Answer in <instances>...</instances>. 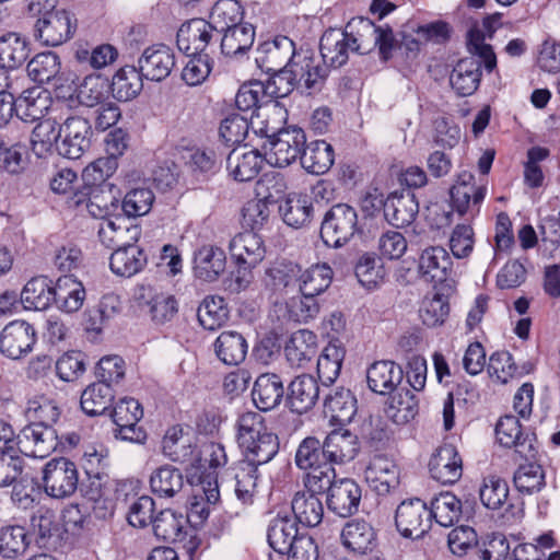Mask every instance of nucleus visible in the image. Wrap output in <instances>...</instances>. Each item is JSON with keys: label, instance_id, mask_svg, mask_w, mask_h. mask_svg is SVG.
<instances>
[{"label": "nucleus", "instance_id": "obj_63", "mask_svg": "<svg viewBox=\"0 0 560 560\" xmlns=\"http://www.w3.org/2000/svg\"><path fill=\"white\" fill-rule=\"evenodd\" d=\"M88 211L95 218H108L118 208L119 199L113 194L114 187H88Z\"/></svg>", "mask_w": 560, "mask_h": 560}, {"label": "nucleus", "instance_id": "obj_7", "mask_svg": "<svg viewBox=\"0 0 560 560\" xmlns=\"http://www.w3.org/2000/svg\"><path fill=\"white\" fill-rule=\"evenodd\" d=\"M75 15L65 9L47 12L35 24V36L46 46H60L71 39L77 31Z\"/></svg>", "mask_w": 560, "mask_h": 560}, {"label": "nucleus", "instance_id": "obj_25", "mask_svg": "<svg viewBox=\"0 0 560 560\" xmlns=\"http://www.w3.org/2000/svg\"><path fill=\"white\" fill-rule=\"evenodd\" d=\"M284 396L282 377L276 373L260 374L253 386L252 399L260 411H270L278 407Z\"/></svg>", "mask_w": 560, "mask_h": 560}, {"label": "nucleus", "instance_id": "obj_48", "mask_svg": "<svg viewBox=\"0 0 560 560\" xmlns=\"http://www.w3.org/2000/svg\"><path fill=\"white\" fill-rule=\"evenodd\" d=\"M184 475L173 465H163L150 476V488L160 498H173L183 489Z\"/></svg>", "mask_w": 560, "mask_h": 560}, {"label": "nucleus", "instance_id": "obj_35", "mask_svg": "<svg viewBox=\"0 0 560 560\" xmlns=\"http://www.w3.org/2000/svg\"><path fill=\"white\" fill-rule=\"evenodd\" d=\"M279 213L287 225L304 228L314 219V200L307 195L291 194L280 203Z\"/></svg>", "mask_w": 560, "mask_h": 560}, {"label": "nucleus", "instance_id": "obj_64", "mask_svg": "<svg viewBox=\"0 0 560 560\" xmlns=\"http://www.w3.org/2000/svg\"><path fill=\"white\" fill-rule=\"evenodd\" d=\"M109 82L102 75H89L80 85L78 98L86 107H94L108 100Z\"/></svg>", "mask_w": 560, "mask_h": 560}, {"label": "nucleus", "instance_id": "obj_39", "mask_svg": "<svg viewBox=\"0 0 560 560\" xmlns=\"http://www.w3.org/2000/svg\"><path fill=\"white\" fill-rule=\"evenodd\" d=\"M143 79L139 68L135 66L120 68L109 83L113 97L119 102H129L136 98L143 89Z\"/></svg>", "mask_w": 560, "mask_h": 560}, {"label": "nucleus", "instance_id": "obj_16", "mask_svg": "<svg viewBox=\"0 0 560 560\" xmlns=\"http://www.w3.org/2000/svg\"><path fill=\"white\" fill-rule=\"evenodd\" d=\"M214 25L198 18L185 22L177 31L176 43L178 49L185 55L205 54L213 37Z\"/></svg>", "mask_w": 560, "mask_h": 560}, {"label": "nucleus", "instance_id": "obj_34", "mask_svg": "<svg viewBox=\"0 0 560 560\" xmlns=\"http://www.w3.org/2000/svg\"><path fill=\"white\" fill-rule=\"evenodd\" d=\"M343 546L353 553L365 555L376 546V533L364 520L348 522L341 532Z\"/></svg>", "mask_w": 560, "mask_h": 560}, {"label": "nucleus", "instance_id": "obj_45", "mask_svg": "<svg viewBox=\"0 0 560 560\" xmlns=\"http://www.w3.org/2000/svg\"><path fill=\"white\" fill-rule=\"evenodd\" d=\"M295 521L305 527L318 526L324 517V505L318 495L298 491L291 502Z\"/></svg>", "mask_w": 560, "mask_h": 560}, {"label": "nucleus", "instance_id": "obj_29", "mask_svg": "<svg viewBox=\"0 0 560 560\" xmlns=\"http://www.w3.org/2000/svg\"><path fill=\"white\" fill-rule=\"evenodd\" d=\"M245 149H233L226 158L229 175L241 183L256 178L265 160L257 150Z\"/></svg>", "mask_w": 560, "mask_h": 560}, {"label": "nucleus", "instance_id": "obj_46", "mask_svg": "<svg viewBox=\"0 0 560 560\" xmlns=\"http://www.w3.org/2000/svg\"><path fill=\"white\" fill-rule=\"evenodd\" d=\"M301 267L292 261H276L266 270V285L276 293L298 289Z\"/></svg>", "mask_w": 560, "mask_h": 560}, {"label": "nucleus", "instance_id": "obj_27", "mask_svg": "<svg viewBox=\"0 0 560 560\" xmlns=\"http://www.w3.org/2000/svg\"><path fill=\"white\" fill-rule=\"evenodd\" d=\"M225 267L226 255L219 246L203 245L194 254V272L200 280L207 282L218 280Z\"/></svg>", "mask_w": 560, "mask_h": 560}, {"label": "nucleus", "instance_id": "obj_21", "mask_svg": "<svg viewBox=\"0 0 560 560\" xmlns=\"http://www.w3.org/2000/svg\"><path fill=\"white\" fill-rule=\"evenodd\" d=\"M50 105V94L38 86L22 91L18 97L14 95V113L24 122L42 120Z\"/></svg>", "mask_w": 560, "mask_h": 560}, {"label": "nucleus", "instance_id": "obj_51", "mask_svg": "<svg viewBox=\"0 0 560 560\" xmlns=\"http://www.w3.org/2000/svg\"><path fill=\"white\" fill-rule=\"evenodd\" d=\"M419 401L409 389H400L388 399L385 413L396 424H405L418 413Z\"/></svg>", "mask_w": 560, "mask_h": 560}, {"label": "nucleus", "instance_id": "obj_15", "mask_svg": "<svg viewBox=\"0 0 560 560\" xmlns=\"http://www.w3.org/2000/svg\"><path fill=\"white\" fill-rule=\"evenodd\" d=\"M35 342L34 327L24 320H13L3 328L0 335V352L16 360L32 351Z\"/></svg>", "mask_w": 560, "mask_h": 560}, {"label": "nucleus", "instance_id": "obj_26", "mask_svg": "<svg viewBox=\"0 0 560 560\" xmlns=\"http://www.w3.org/2000/svg\"><path fill=\"white\" fill-rule=\"evenodd\" d=\"M402 378L401 366L390 360L376 361L366 371L369 388L380 395L393 393Z\"/></svg>", "mask_w": 560, "mask_h": 560}, {"label": "nucleus", "instance_id": "obj_3", "mask_svg": "<svg viewBox=\"0 0 560 560\" xmlns=\"http://www.w3.org/2000/svg\"><path fill=\"white\" fill-rule=\"evenodd\" d=\"M306 144V136L302 128L289 126L268 136L262 149L265 161L273 167H287L301 160Z\"/></svg>", "mask_w": 560, "mask_h": 560}, {"label": "nucleus", "instance_id": "obj_10", "mask_svg": "<svg viewBox=\"0 0 560 560\" xmlns=\"http://www.w3.org/2000/svg\"><path fill=\"white\" fill-rule=\"evenodd\" d=\"M298 90L312 95L322 91L329 69L313 51L300 49L290 63Z\"/></svg>", "mask_w": 560, "mask_h": 560}, {"label": "nucleus", "instance_id": "obj_1", "mask_svg": "<svg viewBox=\"0 0 560 560\" xmlns=\"http://www.w3.org/2000/svg\"><path fill=\"white\" fill-rule=\"evenodd\" d=\"M237 442L245 456L242 462H248L257 467L269 463L279 452L277 434L269 431L264 417L254 411L240 416Z\"/></svg>", "mask_w": 560, "mask_h": 560}, {"label": "nucleus", "instance_id": "obj_61", "mask_svg": "<svg viewBox=\"0 0 560 560\" xmlns=\"http://www.w3.org/2000/svg\"><path fill=\"white\" fill-rule=\"evenodd\" d=\"M118 168L116 160L102 156L85 166L82 172V179L86 187H114L107 183V179L114 175Z\"/></svg>", "mask_w": 560, "mask_h": 560}, {"label": "nucleus", "instance_id": "obj_40", "mask_svg": "<svg viewBox=\"0 0 560 560\" xmlns=\"http://www.w3.org/2000/svg\"><path fill=\"white\" fill-rule=\"evenodd\" d=\"M300 162L307 173L323 175L330 170L335 162L334 148L325 140L313 141L305 144Z\"/></svg>", "mask_w": 560, "mask_h": 560}, {"label": "nucleus", "instance_id": "obj_22", "mask_svg": "<svg viewBox=\"0 0 560 560\" xmlns=\"http://www.w3.org/2000/svg\"><path fill=\"white\" fill-rule=\"evenodd\" d=\"M322 61L328 67L340 68L347 63L352 46L346 30L328 28L319 40Z\"/></svg>", "mask_w": 560, "mask_h": 560}, {"label": "nucleus", "instance_id": "obj_60", "mask_svg": "<svg viewBox=\"0 0 560 560\" xmlns=\"http://www.w3.org/2000/svg\"><path fill=\"white\" fill-rule=\"evenodd\" d=\"M229 310L225 300L219 295H209L203 299L197 311L200 325L208 330H215L228 319Z\"/></svg>", "mask_w": 560, "mask_h": 560}, {"label": "nucleus", "instance_id": "obj_54", "mask_svg": "<svg viewBox=\"0 0 560 560\" xmlns=\"http://www.w3.org/2000/svg\"><path fill=\"white\" fill-rule=\"evenodd\" d=\"M431 520L443 527L453 526L462 514L460 500L451 492H441L433 498L429 508Z\"/></svg>", "mask_w": 560, "mask_h": 560}, {"label": "nucleus", "instance_id": "obj_6", "mask_svg": "<svg viewBox=\"0 0 560 560\" xmlns=\"http://www.w3.org/2000/svg\"><path fill=\"white\" fill-rule=\"evenodd\" d=\"M116 425L114 434L116 439L132 443H143L147 440L145 430L138 425L143 417L141 404L131 397L119 399L109 412Z\"/></svg>", "mask_w": 560, "mask_h": 560}, {"label": "nucleus", "instance_id": "obj_19", "mask_svg": "<svg viewBox=\"0 0 560 560\" xmlns=\"http://www.w3.org/2000/svg\"><path fill=\"white\" fill-rule=\"evenodd\" d=\"M431 477L443 485L456 482L463 474V460L456 447L443 444L429 462Z\"/></svg>", "mask_w": 560, "mask_h": 560}, {"label": "nucleus", "instance_id": "obj_57", "mask_svg": "<svg viewBox=\"0 0 560 560\" xmlns=\"http://www.w3.org/2000/svg\"><path fill=\"white\" fill-rule=\"evenodd\" d=\"M268 542L270 547L280 556H284L290 547L300 538L296 523L289 518H276L268 529Z\"/></svg>", "mask_w": 560, "mask_h": 560}, {"label": "nucleus", "instance_id": "obj_20", "mask_svg": "<svg viewBox=\"0 0 560 560\" xmlns=\"http://www.w3.org/2000/svg\"><path fill=\"white\" fill-rule=\"evenodd\" d=\"M365 480L380 495H385L399 485V470L395 462L385 455H375L365 469Z\"/></svg>", "mask_w": 560, "mask_h": 560}, {"label": "nucleus", "instance_id": "obj_38", "mask_svg": "<svg viewBox=\"0 0 560 560\" xmlns=\"http://www.w3.org/2000/svg\"><path fill=\"white\" fill-rule=\"evenodd\" d=\"M26 70L30 79L38 84L54 83L55 86L62 84L61 61L56 52L37 54L28 61Z\"/></svg>", "mask_w": 560, "mask_h": 560}, {"label": "nucleus", "instance_id": "obj_18", "mask_svg": "<svg viewBox=\"0 0 560 560\" xmlns=\"http://www.w3.org/2000/svg\"><path fill=\"white\" fill-rule=\"evenodd\" d=\"M452 258L444 247L431 246L422 250L418 271L421 279L436 285L447 280L452 272Z\"/></svg>", "mask_w": 560, "mask_h": 560}, {"label": "nucleus", "instance_id": "obj_33", "mask_svg": "<svg viewBox=\"0 0 560 560\" xmlns=\"http://www.w3.org/2000/svg\"><path fill=\"white\" fill-rule=\"evenodd\" d=\"M480 60L475 57H466L457 61L450 75L452 89L458 96L474 94L481 80Z\"/></svg>", "mask_w": 560, "mask_h": 560}, {"label": "nucleus", "instance_id": "obj_56", "mask_svg": "<svg viewBox=\"0 0 560 560\" xmlns=\"http://www.w3.org/2000/svg\"><path fill=\"white\" fill-rule=\"evenodd\" d=\"M331 280V268L326 264H317L304 271L301 270L298 291L301 294L317 296L329 288Z\"/></svg>", "mask_w": 560, "mask_h": 560}, {"label": "nucleus", "instance_id": "obj_4", "mask_svg": "<svg viewBox=\"0 0 560 560\" xmlns=\"http://www.w3.org/2000/svg\"><path fill=\"white\" fill-rule=\"evenodd\" d=\"M42 485L45 493L52 499L70 498L79 488L77 465L66 457L50 459L43 468Z\"/></svg>", "mask_w": 560, "mask_h": 560}, {"label": "nucleus", "instance_id": "obj_23", "mask_svg": "<svg viewBox=\"0 0 560 560\" xmlns=\"http://www.w3.org/2000/svg\"><path fill=\"white\" fill-rule=\"evenodd\" d=\"M318 398L319 385L312 375H299L288 386L287 402L295 413L303 415L310 411Z\"/></svg>", "mask_w": 560, "mask_h": 560}, {"label": "nucleus", "instance_id": "obj_55", "mask_svg": "<svg viewBox=\"0 0 560 560\" xmlns=\"http://www.w3.org/2000/svg\"><path fill=\"white\" fill-rule=\"evenodd\" d=\"M60 139V125L52 119L40 120L31 136L32 151L37 158H46Z\"/></svg>", "mask_w": 560, "mask_h": 560}, {"label": "nucleus", "instance_id": "obj_50", "mask_svg": "<svg viewBox=\"0 0 560 560\" xmlns=\"http://www.w3.org/2000/svg\"><path fill=\"white\" fill-rule=\"evenodd\" d=\"M30 44L25 37L16 33H8L0 37V66L18 69L30 56Z\"/></svg>", "mask_w": 560, "mask_h": 560}, {"label": "nucleus", "instance_id": "obj_58", "mask_svg": "<svg viewBox=\"0 0 560 560\" xmlns=\"http://www.w3.org/2000/svg\"><path fill=\"white\" fill-rule=\"evenodd\" d=\"M185 517L171 509L161 511L153 520L154 535L164 541L176 542L184 537Z\"/></svg>", "mask_w": 560, "mask_h": 560}, {"label": "nucleus", "instance_id": "obj_24", "mask_svg": "<svg viewBox=\"0 0 560 560\" xmlns=\"http://www.w3.org/2000/svg\"><path fill=\"white\" fill-rule=\"evenodd\" d=\"M148 265V255L136 243H127L114 249L109 257V268L116 276L130 278L141 272Z\"/></svg>", "mask_w": 560, "mask_h": 560}, {"label": "nucleus", "instance_id": "obj_52", "mask_svg": "<svg viewBox=\"0 0 560 560\" xmlns=\"http://www.w3.org/2000/svg\"><path fill=\"white\" fill-rule=\"evenodd\" d=\"M220 161L213 149L195 148L188 151L186 165L197 179L207 180L219 172Z\"/></svg>", "mask_w": 560, "mask_h": 560}, {"label": "nucleus", "instance_id": "obj_42", "mask_svg": "<svg viewBox=\"0 0 560 560\" xmlns=\"http://www.w3.org/2000/svg\"><path fill=\"white\" fill-rule=\"evenodd\" d=\"M345 30L348 33L352 52L365 55L376 48L377 42L375 40L378 25L370 19L353 18L347 23Z\"/></svg>", "mask_w": 560, "mask_h": 560}, {"label": "nucleus", "instance_id": "obj_9", "mask_svg": "<svg viewBox=\"0 0 560 560\" xmlns=\"http://www.w3.org/2000/svg\"><path fill=\"white\" fill-rule=\"evenodd\" d=\"M395 525L405 538H422L431 527L429 506L419 498L404 500L395 511Z\"/></svg>", "mask_w": 560, "mask_h": 560}, {"label": "nucleus", "instance_id": "obj_41", "mask_svg": "<svg viewBox=\"0 0 560 560\" xmlns=\"http://www.w3.org/2000/svg\"><path fill=\"white\" fill-rule=\"evenodd\" d=\"M221 51L228 57H241L253 46L255 39V27L249 23L230 24L221 33Z\"/></svg>", "mask_w": 560, "mask_h": 560}, {"label": "nucleus", "instance_id": "obj_49", "mask_svg": "<svg viewBox=\"0 0 560 560\" xmlns=\"http://www.w3.org/2000/svg\"><path fill=\"white\" fill-rule=\"evenodd\" d=\"M125 219L120 215L114 219L108 217L103 219L98 226V238L101 243L107 248H118L127 244L126 234L130 233V240L137 241L140 236V229L138 225L131 228L124 226Z\"/></svg>", "mask_w": 560, "mask_h": 560}, {"label": "nucleus", "instance_id": "obj_43", "mask_svg": "<svg viewBox=\"0 0 560 560\" xmlns=\"http://www.w3.org/2000/svg\"><path fill=\"white\" fill-rule=\"evenodd\" d=\"M217 358L226 365H238L247 354L248 345L242 334L222 331L213 343Z\"/></svg>", "mask_w": 560, "mask_h": 560}, {"label": "nucleus", "instance_id": "obj_53", "mask_svg": "<svg viewBox=\"0 0 560 560\" xmlns=\"http://www.w3.org/2000/svg\"><path fill=\"white\" fill-rule=\"evenodd\" d=\"M327 455L325 440L320 441L316 436H306L296 448L294 462L300 469L306 470L330 464Z\"/></svg>", "mask_w": 560, "mask_h": 560}, {"label": "nucleus", "instance_id": "obj_13", "mask_svg": "<svg viewBox=\"0 0 560 560\" xmlns=\"http://www.w3.org/2000/svg\"><path fill=\"white\" fill-rule=\"evenodd\" d=\"M298 52L291 38L279 35L258 45L255 62L262 72L271 73L290 67Z\"/></svg>", "mask_w": 560, "mask_h": 560}, {"label": "nucleus", "instance_id": "obj_8", "mask_svg": "<svg viewBox=\"0 0 560 560\" xmlns=\"http://www.w3.org/2000/svg\"><path fill=\"white\" fill-rule=\"evenodd\" d=\"M495 435L500 445L514 447L515 452L526 460H535L539 445L536 434L523 431L520 420L512 415L501 417L495 425Z\"/></svg>", "mask_w": 560, "mask_h": 560}, {"label": "nucleus", "instance_id": "obj_17", "mask_svg": "<svg viewBox=\"0 0 560 560\" xmlns=\"http://www.w3.org/2000/svg\"><path fill=\"white\" fill-rule=\"evenodd\" d=\"M144 79L155 82L165 80L175 67L174 51L166 45L148 47L138 60Z\"/></svg>", "mask_w": 560, "mask_h": 560}, {"label": "nucleus", "instance_id": "obj_37", "mask_svg": "<svg viewBox=\"0 0 560 560\" xmlns=\"http://www.w3.org/2000/svg\"><path fill=\"white\" fill-rule=\"evenodd\" d=\"M358 410L357 398L350 389L337 387L324 400V412L330 421L340 425L349 423Z\"/></svg>", "mask_w": 560, "mask_h": 560}, {"label": "nucleus", "instance_id": "obj_32", "mask_svg": "<svg viewBox=\"0 0 560 560\" xmlns=\"http://www.w3.org/2000/svg\"><path fill=\"white\" fill-rule=\"evenodd\" d=\"M229 249L235 262L247 266H257L266 255L264 241L255 232L238 233L231 240Z\"/></svg>", "mask_w": 560, "mask_h": 560}, {"label": "nucleus", "instance_id": "obj_12", "mask_svg": "<svg viewBox=\"0 0 560 560\" xmlns=\"http://www.w3.org/2000/svg\"><path fill=\"white\" fill-rule=\"evenodd\" d=\"M92 127L88 119L81 116L68 117L60 125V139L57 152L67 159H80L91 145Z\"/></svg>", "mask_w": 560, "mask_h": 560}, {"label": "nucleus", "instance_id": "obj_36", "mask_svg": "<svg viewBox=\"0 0 560 560\" xmlns=\"http://www.w3.org/2000/svg\"><path fill=\"white\" fill-rule=\"evenodd\" d=\"M258 467L248 462L238 460L229 467L225 475L234 480L236 498L245 505L253 504L257 492Z\"/></svg>", "mask_w": 560, "mask_h": 560}, {"label": "nucleus", "instance_id": "obj_2", "mask_svg": "<svg viewBox=\"0 0 560 560\" xmlns=\"http://www.w3.org/2000/svg\"><path fill=\"white\" fill-rule=\"evenodd\" d=\"M362 233L358 212L348 203L331 206L322 219L319 235L329 247L340 248Z\"/></svg>", "mask_w": 560, "mask_h": 560}, {"label": "nucleus", "instance_id": "obj_59", "mask_svg": "<svg viewBox=\"0 0 560 560\" xmlns=\"http://www.w3.org/2000/svg\"><path fill=\"white\" fill-rule=\"evenodd\" d=\"M345 350L334 343H329L317 359V375L322 385L330 386L339 376Z\"/></svg>", "mask_w": 560, "mask_h": 560}, {"label": "nucleus", "instance_id": "obj_5", "mask_svg": "<svg viewBox=\"0 0 560 560\" xmlns=\"http://www.w3.org/2000/svg\"><path fill=\"white\" fill-rule=\"evenodd\" d=\"M363 202L364 208H368V203L377 209L383 207L386 221L397 229L409 226L419 213V202L410 190L400 195L392 194L385 201L382 196L369 194Z\"/></svg>", "mask_w": 560, "mask_h": 560}, {"label": "nucleus", "instance_id": "obj_47", "mask_svg": "<svg viewBox=\"0 0 560 560\" xmlns=\"http://www.w3.org/2000/svg\"><path fill=\"white\" fill-rule=\"evenodd\" d=\"M115 398L112 386L106 383L95 382L89 385L81 394L80 405L82 411L90 416L104 415Z\"/></svg>", "mask_w": 560, "mask_h": 560}, {"label": "nucleus", "instance_id": "obj_44", "mask_svg": "<svg viewBox=\"0 0 560 560\" xmlns=\"http://www.w3.org/2000/svg\"><path fill=\"white\" fill-rule=\"evenodd\" d=\"M52 281L46 276L33 277L20 293L21 303L27 310L45 311L52 305Z\"/></svg>", "mask_w": 560, "mask_h": 560}, {"label": "nucleus", "instance_id": "obj_31", "mask_svg": "<svg viewBox=\"0 0 560 560\" xmlns=\"http://www.w3.org/2000/svg\"><path fill=\"white\" fill-rule=\"evenodd\" d=\"M85 300L83 284L73 276H62L57 279L52 290V304L61 312H78Z\"/></svg>", "mask_w": 560, "mask_h": 560}, {"label": "nucleus", "instance_id": "obj_62", "mask_svg": "<svg viewBox=\"0 0 560 560\" xmlns=\"http://www.w3.org/2000/svg\"><path fill=\"white\" fill-rule=\"evenodd\" d=\"M513 482L515 488L524 494L538 492L546 485L545 471L542 467L535 462L520 465L514 472Z\"/></svg>", "mask_w": 560, "mask_h": 560}, {"label": "nucleus", "instance_id": "obj_14", "mask_svg": "<svg viewBox=\"0 0 560 560\" xmlns=\"http://www.w3.org/2000/svg\"><path fill=\"white\" fill-rule=\"evenodd\" d=\"M362 490L351 478H341L332 483L326 495V504L330 512L339 517H349L359 511Z\"/></svg>", "mask_w": 560, "mask_h": 560}, {"label": "nucleus", "instance_id": "obj_11", "mask_svg": "<svg viewBox=\"0 0 560 560\" xmlns=\"http://www.w3.org/2000/svg\"><path fill=\"white\" fill-rule=\"evenodd\" d=\"M59 443L56 428L32 422L16 435L15 447L25 456L45 458L58 447Z\"/></svg>", "mask_w": 560, "mask_h": 560}, {"label": "nucleus", "instance_id": "obj_30", "mask_svg": "<svg viewBox=\"0 0 560 560\" xmlns=\"http://www.w3.org/2000/svg\"><path fill=\"white\" fill-rule=\"evenodd\" d=\"M284 355L292 368H305L317 355L316 335L307 329L295 331L284 347Z\"/></svg>", "mask_w": 560, "mask_h": 560}, {"label": "nucleus", "instance_id": "obj_28", "mask_svg": "<svg viewBox=\"0 0 560 560\" xmlns=\"http://www.w3.org/2000/svg\"><path fill=\"white\" fill-rule=\"evenodd\" d=\"M326 453L331 465H342L351 462L360 452V442L357 434L348 429L332 430L326 435Z\"/></svg>", "mask_w": 560, "mask_h": 560}]
</instances>
